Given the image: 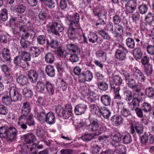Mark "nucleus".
I'll return each mask as SVG.
<instances>
[{
    "mask_svg": "<svg viewBox=\"0 0 154 154\" xmlns=\"http://www.w3.org/2000/svg\"><path fill=\"white\" fill-rule=\"evenodd\" d=\"M87 109L86 105L80 104L76 105L74 109V112L76 115H81L85 113Z\"/></svg>",
    "mask_w": 154,
    "mask_h": 154,
    "instance_id": "nucleus-9",
    "label": "nucleus"
},
{
    "mask_svg": "<svg viewBox=\"0 0 154 154\" xmlns=\"http://www.w3.org/2000/svg\"><path fill=\"white\" fill-rule=\"evenodd\" d=\"M111 87L112 88L114 89V91L115 93V97L114 99H117L120 100L121 99V97L119 94V91L120 90V88L118 86L116 88L113 85L111 84Z\"/></svg>",
    "mask_w": 154,
    "mask_h": 154,
    "instance_id": "nucleus-35",
    "label": "nucleus"
},
{
    "mask_svg": "<svg viewBox=\"0 0 154 154\" xmlns=\"http://www.w3.org/2000/svg\"><path fill=\"white\" fill-rule=\"evenodd\" d=\"M123 140L125 143H130L132 141V139L130 134L127 133L122 138Z\"/></svg>",
    "mask_w": 154,
    "mask_h": 154,
    "instance_id": "nucleus-58",
    "label": "nucleus"
},
{
    "mask_svg": "<svg viewBox=\"0 0 154 154\" xmlns=\"http://www.w3.org/2000/svg\"><path fill=\"white\" fill-rule=\"evenodd\" d=\"M145 94L149 97H152L154 96V90L153 88L149 87L146 89Z\"/></svg>",
    "mask_w": 154,
    "mask_h": 154,
    "instance_id": "nucleus-56",
    "label": "nucleus"
},
{
    "mask_svg": "<svg viewBox=\"0 0 154 154\" xmlns=\"http://www.w3.org/2000/svg\"><path fill=\"white\" fill-rule=\"evenodd\" d=\"M57 54L59 56L63 58L66 57V53L64 50L59 47L57 50Z\"/></svg>",
    "mask_w": 154,
    "mask_h": 154,
    "instance_id": "nucleus-60",
    "label": "nucleus"
},
{
    "mask_svg": "<svg viewBox=\"0 0 154 154\" xmlns=\"http://www.w3.org/2000/svg\"><path fill=\"white\" fill-rule=\"evenodd\" d=\"M132 100L131 102V104L133 106V107L132 109L139 107L140 105V103L141 102V100L137 97H135Z\"/></svg>",
    "mask_w": 154,
    "mask_h": 154,
    "instance_id": "nucleus-53",
    "label": "nucleus"
},
{
    "mask_svg": "<svg viewBox=\"0 0 154 154\" xmlns=\"http://www.w3.org/2000/svg\"><path fill=\"white\" fill-rule=\"evenodd\" d=\"M9 94L12 101L16 102L21 99V94L14 87L10 89Z\"/></svg>",
    "mask_w": 154,
    "mask_h": 154,
    "instance_id": "nucleus-7",
    "label": "nucleus"
},
{
    "mask_svg": "<svg viewBox=\"0 0 154 154\" xmlns=\"http://www.w3.org/2000/svg\"><path fill=\"white\" fill-rule=\"evenodd\" d=\"M115 152L120 154H124L126 152L125 146L119 144L115 147Z\"/></svg>",
    "mask_w": 154,
    "mask_h": 154,
    "instance_id": "nucleus-29",
    "label": "nucleus"
},
{
    "mask_svg": "<svg viewBox=\"0 0 154 154\" xmlns=\"http://www.w3.org/2000/svg\"><path fill=\"white\" fill-rule=\"evenodd\" d=\"M121 115L125 117H128L131 115L130 111L127 108H123L121 111Z\"/></svg>",
    "mask_w": 154,
    "mask_h": 154,
    "instance_id": "nucleus-54",
    "label": "nucleus"
},
{
    "mask_svg": "<svg viewBox=\"0 0 154 154\" xmlns=\"http://www.w3.org/2000/svg\"><path fill=\"white\" fill-rule=\"evenodd\" d=\"M55 117L52 112H49L47 114L45 122L48 124H52L55 122Z\"/></svg>",
    "mask_w": 154,
    "mask_h": 154,
    "instance_id": "nucleus-21",
    "label": "nucleus"
},
{
    "mask_svg": "<svg viewBox=\"0 0 154 154\" xmlns=\"http://www.w3.org/2000/svg\"><path fill=\"white\" fill-rule=\"evenodd\" d=\"M145 21L149 24L151 23L154 20V16L153 14L150 12L145 16Z\"/></svg>",
    "mask_w": 154,
    "mask_h": 154,
    "instance_id": "nucleus-49",
    "label": "nucleus"
},
{
    "mask_svg": "<svg viewBox=\"0 0 154 154\" xmlns=\"http://www.w3.org/2000/svg\"><path fill=\"white\" fill-rule=\"evenodd\" d=\"M100 101L103 105L108 106H110L111 104V99L110 96L104 94L101 96Z\"/></svg>",
    "mask_w": 154,
    "mask_h": 154,
    "instance_id": "nucleus-18",
    "label": "nucleus"
},
{
    "mask_svg": "<svg viewBox=\"0 0 154 154\" xmlns=\"http://www.w3.org/2000/svg\"><path fill=\"white\" fill-rule=\"evenodd\" d=\"M122 81L121 78L119 75L115 76L113 78V82L116 85H120L121 84Z\"/></svg>",
    "mask_w": 154,
    "mask_h": 154,
    "instance_id": "nucleus-55",
    "label": "nucleus"
},
{
    "mask_svg": "<svg viewBox=\"0 0 154 154\" xmlns=\"http://www.w3.org/2000/svg\"><path fill=\"white\" fill-rule=\"evenodd\" d=\"M26 28H27L28 30L31 32L30 37L32 38V39H33L35 37L36 34L35 32L33 30L34 28L33 26L31 23L30 22L28 21L26 23Z\"/></svg>",
    "mask_w": 154,
    "mask_h": 154,
    "instance_id": "nucleus-34",
    "label": "nucleus"
},
{
    "mask_svg": "<svg viewBox=\"0 0 154 154\" xmlns=\"http://www.w3.org/2000/svg\"><path fill=\"white\" fill-rule=\"evenodd\" d=\"M20 56L26 66H29V65L28 61H30L31 58V55L29 52L28 53L26 51L22 52Z\"/></svg>",
    "mask_w": 154,
    "mask_h": 154,
    "instance_id": "nucleus-15",
    "label": "nucleus"
},
{
    "mask_svg": "<svg viewBox=\"0 0 154 154\" xmlns=\"http://www.w3.org/2000/svg\"><path fill=\"white\" fill-rule=\"evenodd\" d=\"M123 27L119 25H118L116 27V29L114 31L113 34L116 37H120L123 34Z\"/></svg>",
    "mask_w": 154,
    "mask_h": 154,
    "instance_id": "nucleus-30",
    "label": "nucleus"
},
{
    "mask_svg": "<svg viewBox=\"0 0 154 154\" xmlns=\"http://www.w3.org/2000/svg\"><path fill=\"white\" fill-rule=\"evenodd\" d=\"M93 14L98 18L101 17L103 18H106L105 10L98 8H94L93 11Z\"/></svg>",
    "mask_w": 154,
    "mask_h": 154,
    "instance_id": "nucleus-12",
    "label": "nucleus"
},
{
    "mask_svg": "<svg viewBox=\"0 0 154 154\" xmlns=\"http://www.w3.org/2000/svg\"><path fill=\"white\" fill-rule=\"evenodd\" d=\"M14 61V63L17 66H19L24 68L26 67L20 55L15 57Z\"/></svg>",
    "mask_w": 154,
    "mask_h": 154,
    "instance_id": "nucleus-24",
    "label": "nucleus"
},
{
    "mask_svg": "<svg viewBox=\"0 0 154 154\" xmlns=\"http://www.w3.org/2000/svg\"><path fill=\"white\" fill-rule=\"evenodd\" d=\"M45 59L47 63H52L54 61V55L52 53L49 52L46 54L45 56Z\"/></svg>",
    "mask_w": 154,
    "mask_h": 154,
    "instance_id": "nucleus-33",
    "label": "nucleus"
},
{
    "mask_svg": "<svg viewBox=\"0 0 154 154\" xmlns=\"http://www.w3.org/2000/svg\"><path fill=\"white\" fill-rule=\"evenodd\" d=\"M144 71L148 75H151L152 72V66L151 64H148L144 66Z\"/></svg>",
    "mask_w": 154,
    "mask_h": 154,
    "instance_id": "nucleus-51",
    "label": "nucleus"
},
{
    "mask_svg": "<svg viewBox=\"0 0 154 154\" xmlns=\"http://www.w3.org/2000/svg\"><path fill=\"white\" fill-rule=\"evenodd\" d=\"M143 111L146 113L149 112L152 109V106L149 103L144 102L142 103L141 107Z\"/></svg>",
    "mask_w": 154,
    "mask_h": 154,
    "instance_id": "nucleus-37",
    "label": "nucleus"
},
{
    "mask_svg": "<svg viewBox=\"0 0 154 154\" xmlns=\"http://www.w3.org/2000/svg\"><path fill=\"white\" fill-rule=\"evenodd\" d=\"M98 87L100 90L103 91H105L108 88V84L104 82H99Z\"/></svg>",
    "mask_w": 154,
    "mask_h": 154,
    "instance_id": "nucleus-62",
    "label": "nucleus"
},
{
    "mask_svg": "<svg viewBox=\"0 0 154 154\" xmlns=\"http://www.w3.org/2000/svg\"><path fill=\"white\" fill-rule=\"evenodd\" d=\"M2 101L3 104L6 105H10L12 101L11 97L7 95H5L2 97Z\"/></svg>",
    "mask_w": 154,
    "mask_h": 154,
    "instance_id": "nucleus-42",
    "label": "nucleus"
},
{
    "mask_svg": "<svg viewBox=\"0 0 154 154\" xmlns=\"http://www.w3.org/2000/svg\"><path fill=\"white\" fill-rule=\"evenodd\" d=\"M126 44L127 46L130 48H134L135 45L134 40L130 37H128L126 39Z\"/></svg>",
    "mask_w": 154,
    "mask_h": 154,
    "instance_id": "nucleus-45",
    "label": "nucleus"
},
{
    "mask_svg": "<svg viewBox=\"0 0 154 154\" xmlns=\"http://www.w3.org/2000/svg\"><path fill=\"white\" fill-rule=\"evenodd\" d=\"M94 134L90 133L85 134L82 135V139L84 141H89L94 138Z\"/></svg>",
    "mask_w": 154,
    "mask_h": 154,
    "instance_id": "nucleus-41",
    "label": "nucleus"
},
{
    "mask_svg": "<svg viewBox=\"0 0 154 154\" xmlns=\"http://www.w3.org/2000/svg\"><path fill=\"white\" fill-rule=\"evenodd\" d=\"M23 94L27 98L32 97L33 94V92L27 88H25L23 90Z\"/></svg>",
    "mask_w": 154,
    "mask_h": 154,
    "instance_id": "nucleus-47",
    "label": "nucleus"
},
{
    "mask_svg": "<svg viewBox=\"0 0 154 154\" xmlns=\"http://www.w3.org/2000/svg\"><path fill=\"white\" fill-rule=\"evenodd\" d=\"M26 118L21 117H19V118L18 124L20 128L23 129H26L27 128L26 124L24 123V121H25Z\"/></svg>",
    "mask_w": 154,
    "mask_h": 154,
    "instance_id": "nucleus-46",
    "label": "nucleus"
},
{
    "mask_svg": "<svg viewBox=\"0 0 154 154\" xmlns=\"http://www.w3.org/2000/svg\"><path fill=\"white\" fill-rule=\"evenodd\" d=\"M17 133L16 129L14 127H8L2 126L0 127V137L5 138L10 141L14 140L16 137Z\"/></svg>",
    "mask_w": 154,
    "mask_h": 154,
    "instance_id": "nucleus-1",
    "label": "nucleus"
},
{
    "mask_svg": "<svg viewBox=\"0 0 154 154\" xmlns=\"http://www.w3.org/2000/svg\"><path fill=\"white\" fill-rule=\"evenodd\" d=\"M67 49L73 53L77 54L80 51V49L76 45L73 44H69L66 45Z\"/></svg>",
    "mask_w": 154,
    "mask_h": 154,
    "instance_id": "nucleus-25",
    "label": "nucleus"
},
{
    "mask_svg": "<svg viewBox=\"0 0 154 154\" xmlns=\"http://www.w3.org/2000/svg\"><path fill=\"white\" fill-rule=\"evenodd\" d=\"M110 121L114 126H117L122 123L123 120L120 116L115 115L111 117Z\"/></svg>",
    "mask_w": 154,
    "mask_h": 154,
    "instance_id": "nucleus-16",
    "label": "nucleus"
},
{
    "mask_svg": "<svg viewBox=\"0 0 154 154\" xmlns=\"http://www.w3.org/2000/svg\"><path fill=\"white\" fill-rule=\"evenodd\" d=\"M134 78L137 80L141 82H144L146 80V77L144 74L140 70L136 69L133 74Z\"/></svg>",
    "mask_w": 154,
    "mask_h": 154,
    "instance_id": "nucleus-10",
    "label": "nucleus"
},
{
    "mask_svg": "<svg viewBox=\"0 0 154 154\" xmlns=\"http://www.w3.org/2000/svg\"><path fill=\"white\" fill-rule=\"evenodd\" d=\"M140 13L142 14H146L148 11V8L147 5L142 4L138 8Z\"/></svg>",
    "mask_w": 154,
    "mask_h": 154,
    "instance_id": "nucleus-40",
    "label": "nucleus"
},
{
    "mask_svg": "<svg viewBox=\"0 0 154 154\" xmlns=\"http://www.w3.org/2000/svg\"><path fill=\"white\" fill-rule=\"evenodd\" d=\"M8 110L6 106L3 105H0V114L6 115L8 113Z\"/></svg>",
    "mask_w": 154,
    "mask_h": 154,
    "instance_id": "nucleus-63",
    "label": "nucleus"
},
{
    "mask_svg": "<svg viewBox=\"0 0 154 154\" xmlns=\"http://www.w3.org/2000/svg\"><path fill=\"white\" fill-rule=\"evenodd\" d=\"M133 54L136 60H140L142 56V53L141 49L139 48H136L133 51Z\"/></svg>",
    "mask_w": 154,
    "mask_h": 154,
    "instance_id": "nucleus-31",
    "label": "nucleus"
},
{
    "mask_svg": "<svg viewBox=\"0 0 154 154\" xmlns=\"http://www.w3.org/2000/svg\"><path fill=\"white\" fill-rule=\"evenodd\" d=\"M89 41L94 44L97 42L98 39L97 35L95 33H90L88 36Z\"/></svg>",
    "mask_w": 154,
    "mask_h": 154,
    "instance_id": "nucleus-36",
    "label": "nucleus"
},
{
    "mask_svg": "<svg viewBox=\"0 0 154 154\" xmlns=\"http://www.w3.org/2000/svg\"><path fill=\"white\" fill-rule=\"evenodd\" d=\"M17 82L20 85L24 86L28 83V79L26 76L21 75L17 79Z\"/></svg>",
    "mask_w": 154,
    "mask_h": 154,
    "instance_id": "nucleus-27",
    "label": "nucleus"
},
{
    "mask_svg": "<svg viewBox=\"0 0 154 154\" xmlns=\"http://www.w3.org/2000/svg\"><path fill=\"white\" fill-rule=\"evenodd\" d=\"M86 81L90 82L93 79V76L92 73L89 70L85 72Z\"/></svg>",
    "mask_w": 154,
    "mask_h": 154,
    "instance_id": "nucleus-64",
    "label": "nucleus"
},
{
    "mask_svg": "<svg viewBox=\"0 0 154 154\" xmlns=\"http://www.w3.org/2000/svg\"><path fill=\"white\" fill-rule=\"evenodd\" d=\"M27 76L31 82L34 83L37 82L38 75L35 71L33 70H29L28 72Z\"/></svg>",
    "mask_w": 154,
    "mask_h": 154,
    "instance_id": "nucleus-13",
    "label": "nucleus"
},
{
    "mask_svg": "<svg viewBox=\"0 0 154 154\" xmlns=\"http://www.w3.org/2000/svg\"><path fill=\"white\" fill-rule=\"evenodd\" d=\"M50 29L52 33L59 37L60 34L59 32H63L64 28L60 21L56 20L49 26Z\"/></svg>",
    "mask_w": 154,
    "mask_h": 154,
    "instance_id": "nucleus-3",
    "label": "nucleus"
},
{
    "mask_svg": "<svg viewBox=\"0 0 154 154\" xmlns=\"http://www.w3.org/2000/svg\"><path fill=\"white\" fill-rule=\"evenodd\" d=\"M79 15L75 13L72 16H69L67 18V22L70 27H75L77 29L81 28L79 23Z\"/></svg>",
    "mask_w": 154,
    "mask_h": 154,
    "instance_id": "nucleus-4",
    "label": "nucleus"
},
{
    "mask_svg": "<svg viewBox=\"0 0 154 154\" xmlns=\"http://www.w3.org/2000/svg\"><path fill=\"white\" fill-rule=\"evenodd\" d=\"M23 136L24 142L27 144L34 143L33 142L35 140V135L32 133L27 134Z\"/></svg>",
    "mask_w": 154,
    "mask_h": 154,
    "instance_id": "nucleus-14",
    "label": "nucleus"
},
{
    "mask_svg": "<svg viewBox=\"0 0 154 154\" xmlns=\"http://www.w3.org/2000/svg\"><path fill=\"white\" fill-rule=\"evenodd\" d=\"M31 110L30 105L29 102H26L23 103V106L20 112V115L19 117L26 118L29 114Z\"/></svg>",
    "mask_w": 154,
    "mask_h": 154,
    "instance_id": "nucleus-5",
    "label": "nucleus"
},
{
    "mask_svg": "<svg viewBox=\"0 0 154 154\" xmlns=\"http://www.w3.org/2000/svg\"><path fill=\"white\" fill-rule=\"evenodd\" d=\"M56 112L58 116L62 117L64 109L61 106L58 105L56 107Z\"/></svg>",
    "mask_w": 154,
    "mask_h": 154,
    "instance_id": "nucleus-61",
    "label": "nucleus"
},
{
    "mask_svg": "<svg viewBox=\"0 0 154 154\" xmlns=\"http://www.w3.org/2000/svg\"><path fill=\"white\" fill-rule=\"evenodd\" d=\"M128 87L131 89H135L137 87L138 85L136 83L134 79H129L128 83Z\"/></svg>",
    "mask_w": 154,
    "mask_h": 154,
    "instance_id": "nucleus-52",
    "label": "nucleus"
},
{
    "mask_svg": "<svg viewBox=\"0 0 154 154\" xmlns=\"http://www.w3.org/2000/svg\"><path fill=\"white\" fill-rule=\"evenodd\" d=\"M25 121H26V123L29 126H33L35 125V121L31 114L26 116Z\"/></svg>",
    "mask_w": 154,
    "mask_h": 154,
    "instance_id": "nucleus-38",
    "label": "nucleus"
},
{
    "mask_svg": "<svg viewBox=\"0 0 154 154\" xmlns=\"http://www.w3.org/2000/svg\"><path fill=\"white\" fill-rule=\"evenodd\" d=\"M45 85L47 92L50 95H53L54 91V85L48 80L45 81Z\"/></svg>",
    "mask_w": 154,
    "mask_h": 154,
    "instance_id": "nucleus-11",
    "label": "nucleus"
},
{
    "mask_svg": "<svg viewBox=\"0 0 154 154\" xmlns=\"http://www.w3.org/2000/svg\"><path fill=\"white\" fill-rule=\"evenodd\" d=\"M72 106L70 105L66 106L63 113L62 117L66 119H68L72 115Z\"/></svg>",
    "mask_w": 154,
    "mask_h": 154,
    "instance_id": "nucleus-17",
    "label": "nucleus"
},
{
    "mask_svg": "<svg viewBox=\"0 0 154 154\" xmlns=\"http://www.w3.org/2000/svg\"><path fill=\"white\" fill-rule=\"evenodd\" d=\"M2 57L6 61H9L11 59V54L9 49L7 48H3L0 53Z\"/></svg>",
    "mask_w": 154,
    "mask_h": 154,
    "instance_id": "nucleus-23",
    "label": "nucleus"
},
{
    "mask_svg": "<svg viewBox=\"0 0 154 154\" xmlns=\"http://www.w3.org/2000/svg\"><path fill=\"white\" fill-rule=\"evenodd\" d=\"M99 110L100 113L105 118H108L110 115L111 112L106 107L104 106L100 107L99 108Z\"/></svg>",
    "mask_w": 154,
    "mask_h": 154,
    "instance_id": "nucleus-20",
    "label": "nucleus"
},
{
    "mask_svg": "<svg viewBox=\"0 0 154 154\" xmlns=\"http://www.w3.org/2000/svg\"><path fill=\"white\" fill-rule=\"evenodd\" d=\"M41 2H43L45 5L49 8L53 9L55 5V3L53 0H40Z\"/></svg>",
    "mask_w": 154,
    "mask_h": 154,
    "instance_id": "nucleus-44",
    "label": "nucleus"
},
{
    "mask_svg": "<svg viewBox=\"0 0 154 154\" xmlns=\"http://www.w3.org/2000/svg\"><path fill=\"white\" fill-rule=\"evenodd\" d=\"M132 110H134L137 116L140 118H142L143 116V110L141 108L136 107L135 109H132Z\"/></svg>",
    "mask_w": 154,
    "mask_h": 154,
    "instance_id": "nucleus-50",
    "label": "nucleus"
},
{
    "mask_svg": "<svg viewBox=\"0 0 154 154\" xmlns=\"http://www.w3.org/2000/svg\"><path fill=\"white\" fill-rule=\"evenodd\" d=\"M86 128L88 131L94 132L95 136H98L104 131L103 128L101 126H99L98 123L95 120L91 122L89 124L86 126Z\"/></svg>",
    "mask_w": 154,
    "mask_h": 154,
    "instance_id": "nucleus-2",
    "label": "nucleus"
},
{
    "mask_svg": "<svg viewBox=\"0 0 154 154\" xmlns=\"http://www.w3.org/2000/svg\"><path fill=\"white\" fill-rule=\"evenodd\" d=\"M1 20L3 21H5L8 19V12L5 8L3 9L1 11L0 14Z\"/></svg>",
    "mask_w": 154,
    "mask_h": 154,
    "instance_id": "nucleus-43",
    "label": "nucleus"
},
{
    "mask_svg": "<svg viewBox=\"0 0 154 154\" xmlns=\"http://www.w3.org/2000/svg\"><path fill=\"white\" fill-rule=\"evenodd\" d=\"M45 71L47 75L50 77H54L55 75V71L53 66L51 65H47Z\"/></svg>",
    "mask_w": 154,
    "mask_h": 154,
    "instance_id": "nucleus-28",
    "label": "nucleus"
},
{
    "mask_svg": "<svg viewBox=\"0 0 154 154\" xmlns=\"http://www.w3.org/2000/svg\"><path fill=\"white\" fill-rule=\"evenodd\" d=\"M124 95L126 100L128 101H131L133 99V96L132 92L129 90H126L124 92Z\"/></svg>",
    "mask_w": 154,
    "mask_h": 154,
    "instance_id": "nucleus-48",
    "label": "nucleus"
},
{
    "mask_svg": "<svg viewBox=\"0 0 154 154\" xmlns=\"http://www.w3.org/2000/svg\"><path fill=\"white\" fill-rule=\"evenodd\" d=\"M29 52L32 57H37L39 55L41 51L38 48L33 46L29 48Z\"/></svg>",
    "mask_w": 154,
    "mask_h": 154,
    "instance_id": "nucleus-19",
    "label": "nucleus"
},
{
    "mask_svg": "<svg viewBox=\"0 0 154 154\" xmlns=\"http://www.w3.org/2000/svg\"><path fill=\"white\" fill-rule=\"evenodd\" d=\"M131 133H134L136 131L138 134H141L143 132V128L142 125L138 122H134L133 124H132L131 127Z\"/></svg>",
    "mask_w": 154,
    "mask_h": 154,
    "instance_id": "nucleus-8",
    "label": "nucleus"
},
{
    "mask_svg": "<svg viewBox=\"0 0 154 154\" xmlns=\"http://www.w3.org/2000/svg\"><path fill=\"white\" fill-rule=\"evenodd\" d=\"M125 51L120 50H117L115 53L116 58L120 61H123L126 58V54Z\"/></svg>",
    "mask_w": 154,
    "mask_h": 154,
    "instance_id": "nucleus-22",
    "label": "nucleus"
},
{
    "mask_svg": "<svg viewBox=\"0 0 154 154\" xmlns=\"http://www.w3.org/2000/svg\"><path fill=\"white\" fill-rule=\"evenodd\" d=\"M111 135L112 136V140L114 142H117L121 140L122 135L120 133L115 131L112 132Z\"/></svg>",
    "mask_w": 154,
    "mask_h": 154,
    "instance_id": "nucleus-32",
    "label": "nucleus"
},
{
    "mask_svg": "<svg viewBox=\"0 0 154 154\" xmlns=\"http://www.w3.org/2000/svg\"><path fill=\"white\" fill-rule=\"evenodd\" d=\"M98 33L104 39L108 40L110 38V36L108 33L103 30H98Z\"/></svg>",
    "mask_w": 154,
    "mask_h": 154,
    "instance_id": "nucleus-59",
    "label": "nucleus"
},
{
    "mask_svg": "<svg viewBox=\"0 0 154 154\" xmlns=\"http://www.w3.org/2000/svg\"><path fill=\"white\" fill-rule=\"evenodd\" d=\"M75 27H71L67 30L68 36L71 39H75L76 38L75 30L77 29L75 28Z\"/></svg>",
    "mask_w": 154,
    "mask_h": 154,
    "instance_id": "nucleus-26",
    "label": "nucleus"
},
{
    "mask_svg": "<svg viewBox=\"0 0 154 154\" xmlns=\"http://www.w3.org/2000/svg\"><path fill=\"white\" fill-rule=\"evenodd\" d=\"M137 2L135 0H129L125 5L126 13H133L137 9Z\"/></svg>",
    "mask_w": 154,
    "mask_h": 154,
    "instance_id": "nucleus-6",
    "label": "nucleus"
},
{
    "mask_svg": "<svg viewBox=\"0 0 154 154\" xmlns=\"http://www.w3.org/2000/svg\"><path fill=\"white\" fill-rule=\"evenodd\" d=\"M37 42L39 45H43L46 41V37L45 35H40L37 37Z\"/></svg>",
    "mask_w": 154,
    "mask_h": 154,
    "instance_id": "nucleus-57",
    "label": "nucleus"
},
{
    "mask_svg": "<svg viewBox=\"0 0 154 154\" xmlns=\"http://www.w3.org/2000/svg\"><path fill=\"white\" fill-rule=\"evenodd\" d=\"M45 82L44 83L43 82L40 81L37 82L36 87L39 92L42 93L45 90Z\"/></svg>",
    "mask_w": 154,
    "mask_h": 154,
    "instance_id": "nucleus-39",
    "label": "nucleus"
}]
</instances>
